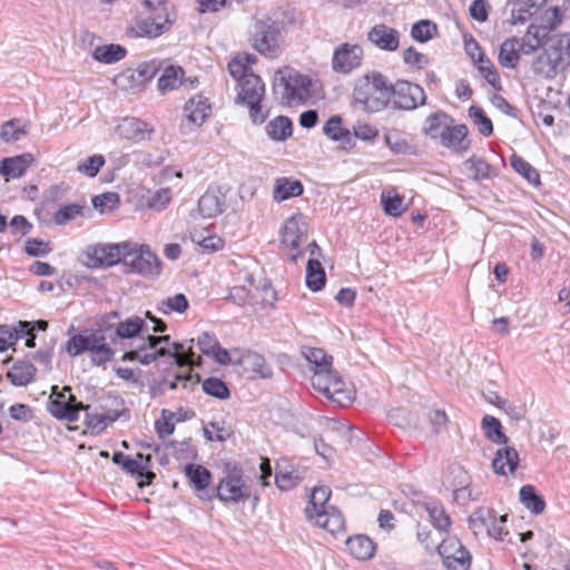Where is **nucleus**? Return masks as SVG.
<instances>
[{"mask_svg": "<svg viewBox=\"0 0 570 570\" xmlns=\"http://www.w3.org/2000/svg\"><path fill=\"white\" fill-rule=\"evenodd\" d=\"M367 39L381 50L395 51L400 45V32L384 23H379L367 32Z\"/></svg>", "mask_w": 570, "mask_h": 570, "instance_id": "6ab92c4d", "label": "nucleus"}, {"mask_svg": "<svg viewBox=\"0 0 570 570\" xmlns=\"http://www.w3.org/2000/svg\"><path fill=\"white\" fill-rule=\"evenodd\" d=\"M570 66V33L556 35L546 40L542 50L532 60V71L544 79H553Z\"/></svg>", "mask_w": 570, "mask_h": 570, "instance_id": "7ed1b4c3", "label": "nucleus"}, {"mask_svg": "<svg viewBox=\"0 0 570 570\" xmlns=\"http://www.w3.org/2000/svg\"><path fill=\"white\" fill-rule=\"evenodd\" d=\"M210 110V104L203 95L189 98L184 107L187 119L195 125H202L209 117Z\"/></svg>", "mask_w": 570, "mask_h": 570, "instance_id": "b1692460", "label": "nucleus"}, {"mask_svg": "<svg viewBox=\"0 0 570 570\" xmlns=\"http://www.w3.org/2000/svg\"><path fill=\"white\" fill-rule=\"evenodd\" d=\"M253 46L266 57H276L279 50V28L274 21H257Z\"/></svg>", "mask_w": 570, "mask_h": 570, "instance_id": "4468645a", "label": "nucleus"}, {"mask_svg": "<svg viewBox=\"0 0 570 570\" xmlns=\"http://www.w3.org/2000/svg\"><path fill=\"white\" fill-rule=\"evenodd\" d=\"M446 570H470L472 556L455 537H449L436 547Z\"/></svg>", "mask_w": 570, "mask_h": 570, "instance_id": "9b49d317", "label": "nucleus"}, {"mask_svg": "<svg viewBox=\"0 0 570 570\" xmlns=\"http://www.w3.org/2000/svg\"><path fill=\"white\" fill-rule=\"evenodd\" d=\"M520 40L515 37L505 39L499 51V62L505 68H515L520 59Z\"/></svg>", "mask_w": 570, "mask_h": 570, "instance_id": "c9c22d12", "label": "nucleus"}, {"mask_svg": "<svg viewBox=\"0 0 570 570\" xmlns=\"http://www.w3.org/2000/svg\"><path fill=\"white\" fill-rule=\"evenodd\" d=\"M464 167L473 180H484L493 176V168L483 158L470 157L464 161Z\"/></svg>", "mask_w": 570, "mask_h": 570, "instance_id": "37998d69", "label": "nucleus"}, {"mask_svg": "<svg viewBox=\"0 0 570 570\" xmlns=\"http://www.w3.org/2000/svg\"><path fill=\"white\" fill-rule=\"evenodd\" d=\"M122 264L127 272L137 273L145 277H156L161 272L160 261L147 245H139L130 242V247L126 249Z\"/></svg>", "mask_w": 570, "mask_h": 570, "instance_id": "6e6552de", "label": "nucleus"}, {"mask_svg": "<svg viewBox=\"0 0 570 570\" xmlns=\"http://www.w3.org/2000/svg\"><path fill=\"white\" fill-rule=\"evenodd\" d=\"M306 361L314 366L313 375H322L332 368L333 356L326 354L323 348L306 347L303 352Z\"/></svg>", "mask_w": 570, "mask_h": 570, "instance_id": "72a5a7b5", "label": "nucleus"}, {"mask_svg": "<svg viewBox=\"0 0 570 570\" xmlns=\"http://www.w3.org/2000/svg\"><path fill=\"white\" fill-rule=\"evenodd\" d=\"M240 363L249 367L253 373L262 379L271 377L273 374L272 368L266 364L265 358L258 353H247L242 356Z\"/></svg>", "mask_w": 570, "mask_h": 570, "instance_id": "c03bdc74", "label": "nucleus"}, {"mask_svg": "<svg viewBox=\"0 0 570 570\" xmlns=\"http://www.w3.org/2000/svg\"><path fill=\"white\" fill-rule=\"evenodd\" d=\"M391 81L380 71H370L355 80L352 97L367 114L389 109Z\"/></svg>", "mask_w": 570, "mask_h": 570, "instance_id": "f03ea898", "label": "nucleus"}, {"mask_svg": "<svg viewBox=\"0 0 570 570\" xmlns=\"http://www.w3.org/2000/svg\"><path fill=\"white\" fill-rule=\"evenodd\" d=\"M191 240L203 247L206 252H217L224 247V240L216 235L204 237L198 232H194L191 233Z\"/></svg>", "mask_w": 570, "mask_h": 570, "instance_id": "0e129e2a", "label": "nucleus"}, {"mask_svg": "<svg viewBox=\"0 0 570 570\" xmlns=\"http://www.w3.org/2000/svg\"><path fill=\"white\" fill-rule=\"evenodd\" d=\"M27 135V130L19 119H10L1 126L0 138L4 142H14Z\"/></svg>", "mask_w": 570, "mask_h": 570, "instance_id": "09e8293b", "label": "nucleus"}, {"mask_svg": "<svg viewBox=\"0 0 570 570\" xmlns=\"http://www.w3.org/2000/svg\"><path fill=\"white\" fill-rule=\"evenodd\" d=\"M254 60L255 58L252 59L250 55H245L244 57H235L228 62L229 75L239 83L247 76L254 73L249 67V63Z\"/></svg>", "mask_w": 570, "mask_h": 570, "instance_id": "de8ad7c7", "label": "nucleus"}, {"mask_svg": "<svg viewBox=\"0 0 570 570\" xmlns=\"http://www.w3.org/2000/svg\"><path fill=\"white\" fill-rule=\"evenodd\" d=\"M236 104L249 109V117L254 124H263L267 114L263 112L262 100L265 96V83L259 76L250 73L238 83Z\"/></svg>", "mask_w": 570, "mask_h": 570, "instance_id": "423d86ee", "label": "nucleus"}, {"mask_svg": "<svg viewBox=\"0 0 570 570\" xmlns=\"http://www.w3.org/2000/svg\"><path fill=\"white\" fill-rule=\"evenodd\" d=\"M169 356L175 360L177 364L181 363V357L176 356L175 353H171V350L167 348L166 346H161L153 352H139V358L138 362L142 365H149L153 362H155L159 357Z\"/></svg>", "mask_w": 570, "mask_h": 570, "instance_id": "e2e57ef3", "label": "nucleus"}, {"mask_svg": "<svg viewBox=\"0 0 570 570\" xmlns=\"http://www.w3.org/2000/svg\"><path fill=\"white\" fill-rule=\"evenodd\" d=\"M203 391L213 397H216L218 400H227L230 396V391L226 383L218 379V377H207L203 382Z\"/></svg>", "mask_w": 570, "mask_h": 570, "instance_id": "8fccbe9b", "label": "nucleus"}, {"mask_svg": "<svg viewBox=\"0 0 570 570\" xmlns=\"http://www.w3.org/2000/svg\"><path fill=\"white\" fill-rule=\"evenodd\" d=\"M306 472L305 466L294 465L287 461L278 462L275 472V484L282 491H289L304 480Z\"/></svg>", "mask_w": 570, "mask_h": 570, "instance_id": "f3484780", "label": "nucleus"}, {"mask_svg": "<svg viewBox=\"0 0 570 570\" xmlns=\"http://www.w3.org/2000/svg\"><path fill=\"white\" fill-rule=\"evenodd\" d=\"M83 206L78 204H70L58 209L53 215V220L57 225H66L77 216L82 215Z\"/></svg>", "mask_w": 570, "mask_h": 570, "instance_id": "052dcab7", "label": "nucleus"}, {"mask_svg": "<svg viewBox=\"0 0 570 570\" xmlns=\"http://www.w3.org/2000/svg\"><path fill=\"white\" fill-rule=\"evenodd\" d=\"M305 283L312 292H318L325 286L326 275L318 259H308Z\"/></svg>", "mask_w": 570, "mask_h": 570, "instance_id": "ea45409f", "label": "nucleus"}, {"mask_svg": "<svg viewBox=\"0 0 570 570\" xmlns=\"http://www.w3.org/2000/svg\"><path fill=\"white\" fill-rule=\"evenodd\" d=\"M112 462L121 466L125 472L134 476L136 473L142 470V463L145 460H140L138 458L132 459L131 456L117 451L112 455Z\"/></svg>", "mask_w": 570, "mask_h": 570, "instance_id": "5fc2aeb1", "label": "nucleus"}, {"mask_svg": "<svg viewBox=\"0 0 570 570\" xmlns=\"http://www.w3.org/2000/svg\"><path fill=\"white\" fill-rule=\"evenodd\" d=\"M469 116L482 136L489 137L493 134L492 121L481 107L471 106L469 108Z\"/></svg>", "mask_w": 570, "mask_h": 570, "instance_id": "3c124183", "label": "nucleus"}, {"mask_svg": "<svg viewBox=\"0 0 570 570\" xmlns=\"http://www.w3.org/2000/svg\"><path fill=\"white\" fill-rule=\"evenodd\" d=\"M85 409V404L75 400V402H47V411L57 420L76 422L79 419V412Z\"/></svg>", "mask_w": 570, "mask_h": 570, "instance_id": "a878e982", "label": "nucleus"}, {"mask_svg": "<svg viewBox=\"0 0 570 570\" xmlns=\"http://www.w3.org/2000/svg\"><path fill=\"white\" fill-rule=\"evenodd\" d=\"M158 71L159 63L155 60L140 63L137 68V85H146L157 75Z\"/></svg>", "mask_w": 570, "mask_h": 570, "instance_id": "338daca9", "label": "nucleus"}, {"mask_svg": "<svg viewBox=\"0 0 570 570\" xmlns=\"http://www.w3.org/2000/svg\"><path fill=\"white\" fill-rule=\"evenodd\" d=\"M189 306L187 297L181 294H175L174 296L167 297L161 302V307L159 308L164 313L177 312L184 313L187 311Z\"/></svg>", "mask_w": 570, "mask_h": 570, "instance_id": "13d9d810", "label": "nucleus"}, {"mask_svg": "<svg viewBox=\"0 0 570 570\" xmlns=\"http://www.w3.org/2000/svg\"><path fill=\"white\" fill-rule=\"evenodd\" d=\"M444 129L439 139L441 146L459 155H463L469 150L471 141L468 139L469 129L466 125L450 122Z\"/></svg>", "mask_w": 570, "mask_h": 570, "instance_id": "dca6fc26", "label": "nucleus"}, {"mask_svg": "<svg viewBox=\"0 0 570 570\" xmlns=\"http://www.w3.org/2000/svg\"><path fill=\"white\" fill-rule=\"evenodd\" d=\"M37 368L29 361H17L7 372V377L14 386H26L35 380Z\"/></svg>", "mask_w": 570, "mask_h": 570, "instance_id": "473e14b6", "label": "nucleus"}, {"mask_svg": "<svg viewBox=\"0 0 570 570\" xmlns=\"http://www.w3.org/2000/svg\"><path fill=\"white\" fill-rule=\"evenodd\" d=\"M312 80L293 68L279 69L273 81V91L276 99L284 106H294L306 101L311 91Z\"/></svg>", "mask_w": 570, "mask_h": 570, "instance_id": "20e7f679", "label": "nucleus"}, {"mask_svg": "<svg viewBox=\"0 0 570 570\" xmlns=\"http://www.w3.org/2000/svg\"><path fill=\"white\" fill-rule=\"evenodd\" d=\"M313 387L321 392L330 401L340 406H347L353 402V391L347 386L343 377L333 368L325 374L312 376Z\"/></svg>", "mask_w": 570, "mask_h": 570, "instance_id": "1a4fd4ad", "label": "nucleus"}, {"mask_svg": "<svg viewBox=\"0 0 570 570\" xmlns=\"http://www.w3.org/2000/svg\"><path fill=\"white\" fill-rule=\"evenodd\" d=\"M224 473L215 488V494L208 495L207 499L212 500L215 497L223 503H239L249 499L250 488L245 483L243 468L228 462L225 464Z\"/></svg>", "mask_w": 570, "mask_h": 570, "instance_id": "39448f33", "label": "nucleus"}, {"mask_svg": "<svg viewBox=\"0 0 570 570\" xmlns=\"http://www.w3.org/2000/svg\"><path fill=\"white\" fill-rule=\"evenodd\" d=\"M145 328V321L139 316H131L117 324L100 325L89 334L73 335L67 343V352L77 356L85 352L91 353V363L100 366L112 360L117 345L122 340L138 336Z\"/></svg>", "mask_w": 570, "mask_h": 570, "instance_id": "f257e3e1", "label": "nucleus"}, {"mask_svg": "<svg viewBox=\"0 0 570 570\" xmlns=\"http://www.w3.org/2000/svg\"><path fill=\"white\" fill-rule=\"evenodd\" d=\"M547 0H511V23H524L538 12Z\"/></svg>", "mask_w": 570, "mask_h": 570, "instance_id": "393cba45", "label": "nucleus"}, {"mask_svg": "<svg viewBox=\"0 0 570 570\" xmlns=\"http://www.w3.org/2000/svg\"><path fill=\"white\" fill-rule=\"evenodd\" d=\"M450 122H454V119L445 111L438 110L425 118L422 132L431 139H440Z\"/></svg>", "mask_w": 570, "mask_h": 570, "instance_id": "c85d7f7f", "label": "nucleus"}, {"mask_svg": "<svg viewBox=\"0 0 570 570\" xmlns=\"http://www.w3.org/2000/svg\"><path fill=\"white\" fill-rule=\"evenodd\" d=\"M154 131L151 125L136 117H126L117 126L121 137L134 141L149 140Z\"/></svg>", "mask_w": 570, "mask_h": 570, "instance_id": "a211bd4d", "label": "nucleus"}, {"mask_svg": "<svg viewBox=\"0 0 570 570\" xmlns=\"http://www.w3.org/2000/svg\"><path fill=\"white\" fill-rule=\"evenodd\" d=\"M127 50L125 47L120 45H105L98 46L95 48L92 57L99 61L107 65L115 63L120 61L126 57Z\"/></svg>", "mask_w": 570, "mask_h": 570, "instance_id": "a19ab883", "label": "nucleus"}, {"mask_svg": "<svg viewBox=\"0 0 570 570\" xmlns=\"http://www.w3.org/2000/svg\"><path fill=\"white\" fill-rule=\"evenodd\" d=\"M510 165L518 174H520L530 184L537 185L540 183V175L538 170L522 157L513 154L510 157Z\"/></svg>", "mask_w": 570, "mask_h": 570, "instance_id": "49530a36", "label": "nucleus"}, {"mask_svg": "<svg viewBox=\"0 0 570 570\" xmlns=\"http://www.w3.org/2000/svg\"><path fill=\"white\" fill-rule=\"evenodd\" d=\"M306 226L301 217H289L283 227L282 244L289 249L288 257L296 261L301 255V245L306 240Z\"/></svg>", "mask_w": 570, "mask_h": 570, "instance_id": "2eb2a0df", "label": "nucleus"}, {"mask_svg": "<svg viewBox=\"0 0 570 570\" xmlns=\"http://www.w3.org/2000/svg\"><path fill=\"white\" fill-rule=\"evenodd\" d=\"M33 332L31 322L19 321L13 327L7 325H0V334H8L9 340L17 342L20 337H26Z\"/></svg>", "mask_w": 570, "mask_h": 570, "instance_id": "680f3d73", "label": "nucleus"}, {"mask_svg": "<svg viewBox=\"0 0 570 570\" xmlns=\"http://www.w3.org/2000/svg\"><path fill=\"white\" fill-rule=\"evenodd\" d=\"M184 472L190 485L198 493V497L200 499H207L205 494L213 480L212 472L204 465L194 463L186 464Z\"/></svg>", "mask_w": 570, "mask_h": 570, "instance_id": "5701e85b", "label": "nucleus"}, {"mask_svg": "<svg viewBox=\"0 0 570 570\" xmlns=\"http://www.w3.org/2000/svg\"><path fill=\"white\" fill-rule=\"evenodd\" d=\"M323 132L326 137L334 141L351 144L352 137L347 128L343 126L341 116H332L324 125Z\"/></svg>", "mask_w": 570, "mask_h": 570, "instance_id": "58836bf2", "label": "nucleus"}, {"mask_svg": "<svg viewBox=\"0 0 570 570\" xmlns=\"http://www.w3.org/2000/svg\"><path fill=\"white\" fill-rule=\"evenodd\" d=\"M423 508L426 511L432 525L438 531L448 533L452 525V520L445 511L444 505L438 500H429L423 503Z\"/></svg>", "mask_w": 570, "mask_h": 570, "instance_id": "bb28decb", "label": "nucleus"}, {"mask_svg": "<svg viewBox=\"0 0 570 570\" xmlns=\"http://www.w3.org/2000/svg\"><path fill=\"white\" fill-rule=\"evenodd\" d=\"M345 543L350 553L357 560H370L376 549L372 539L364 534L350 537Z\"/></svg>", "mask_w": 570, "mask_h": 570, "instance_id": "7c9ffc66", "label": "nucleus"}, {"mask_svg": "<svg viewBox=\"0 0 570 570\" xmlns=\"http://www.w3.org/2000/svg\"><path fill=\"white\" fill-rule=\"evenodd\" d=\"M331 497V489L325 485L315 487L312 491L309 502L305 508V515L308 520H314V515L321 512V509H328L327 504Z\"/></svg>", "mask_w": 570, "mask_h": 570, "instance_id": "f704fd0d", "label": "nucleus"}, {"mask_svg": "<svg viewBox=\"0 0 570 570\" xmlns=\"http://www.w3.org/2000/svg\"><path fill=\"white\" fill-rule=\"evenodd\" d=\"M389 108L401 111H413L426 104L424 89L412 81L397 79L391 82Z\"/></svg>", "mask_w": 570, "mask_h": 570, "instance_id": "0eeeda50", "label": "nucleus"}, {"mask_svg": "<svg viewBox=\"0 0 570 570\" xmlns=\"http://www.w3.org/2000/svg\"><path fill=\"white\" fill-rule=\"evenodd\" d=\"M384 140L394 154H405L409 149L407 141L396 130L385 134Z\"/></svg>", "mask_w": 570, "mask_h": 570, "instance_id": "774afa93", "label": "nucleus"}, {"mask_svg": "<svg viewBox=\"0 0 570 570\" xmlns=\"http://www.w3.org/2000/svg\"><path fill=\"white\" fill-rule=\"evenodd\" d=\"M364 60V50L357 43L343 42L333 52L332 69L342 75H348L358 69Z\"/></svg>", "mask_w": 570, "mask_h": 570, "instance_id": "f8f14e48", "label": "nucleus"}, {"mask_svg": "<svg viewBox=\"0 0 570 570\" xmlns=\"http://www.w3.org/2000/svg\"><path fill=\"white\" fill-rule=\"evenodd\" d=\"M105 163V157L96 154L88 157L86 160L78 163L77 170L89 178H94L98 175Z\"/></svg>", "mask_w": 570, "mask_h": 570, "instance_id": "6e6d98bb", "label": "nucleus"}, {"mask_svg": "<svg viewBox=\"0 0 570 570\" xmlns=\"http://www.w3.org/2000/svg\"><path fill=\"white\" fill-rule=\"evenodd\" d=\"M129 247L130 242L89 246L85 252L87 257L86 264L91 268L111 267L118 263H122L125 252Z\"/></svg>", "mask_w": 570, "mask_h": 570, "instance_id": "9d476101", "label": "nucleus"}, {"mask_svg": "<svg viewBox=\"0 0 570 570\" xmlns=\"http://www.w3.org/2000/svg\"><path fill=\"white\" fill-rule=\"evenodd\" d=\"M519 497L520 502L524 505V508L531 511L533 514H540L544 511L546 501L543 497L537 492L533 485L527 484L521 487Z\"/></svg>", "mask_w": 570, "mask_h": 570, "instance_id": "4c0bfd02", "label": "nucleus"}, {"mask_svg": "<svg viewBox=\"0 0 570 570\" xmlns=\"http://www.w3.org/2000/svg\"><path fill=\"white\" fill-rule=\"evenodd\" d=\"M478 62V67L480 72L483 75V77L487 79V81L495 89H501L500 86V77L494 69L492 62L490 59L487 58L485 53L483 51H480V55L475 59Z\"/></svg>", "mask_w": 570, "mask_h": 570, "instance_id": "603ef678", "label": "nucleus"}, {"mask_svg": "<svg viewBox=\"0 0 570 570\" xmlns=\"http://www.w3.org/2000/svg\"><path fill=\"white\" fill-rule=\"evenodd\" d=\"M185 72L181 67L168 66L165 68L163 75L158 79V89L165 94L169 90L178 88L183 81Z\"/></svg>", "mask_w": 570, "mask_h": 570, "instance_id": "79ce46f5", "label": "nucleus"}, {"mask_svg": "<svg viewBox=\"0 0 570 570\" xmlns=\"http://www.w3.org/2000/svg\"><path fill=\"white\" fill-rule=\"evenodd\" d=\"M481 424L484 435L489 440L497 444L508 443V436L503 433L501 422L497 417L492 415H484Z\"/></svg>", "mask_w": 570, "mask_h": 570, "instance_id": "a18cd8bd", "label": "nucleus"}, {"mask_svg": "<svg viewBox=\"0 0 570 570\" xmlns=\"http://www.w3.org/2000/svg\"><path fill=\"white\" fill-rule=\"evenodd\" d=\"M137 458L140 460H145V462L142 463V470L134 475L137 478V485L142 489L153 483L154 479L156 478V474L149 469L151 465L150 454L144 455L142 453H137Z\"/></svg>", "mask_w": 570, "mask_h": 570, "instance_id": "bf43d9fd", "label": "nucleus"}, {"mask_svg": "<svg viewBox=\"0 0 570 570\" xmlns=\"http://www.w3.org/2000/svg\"><path fill=\"white\" fill-rule=\"evenodd\" d=\"M303 184L297 179L288 177H279L275 180L273 198L277 203H282L293 197H298L303 194Z\"/></svg>", "mask_w": 570, "mask_h": 570, "instance_id": "2f4dec72", "label": "nucleus"}, {"mask_svg": "<svg viewBox=\"0 0 570 570\" xmlns=\"http://www.w3.org/2000/svg\"><path fill=\"white\" fill-rule=\"evenodd\" d=\"M504 445L495 452L492 460L493 472L499 475L513 473L520 461L518 451L513 446Z\"/></svg>", "mask_w": 570, "mask_h": 570, "instance_id": "412c9836", "label": "nucleus"}, {"mask_svg": "<svg viewBox=\"0 0 570 570\" xmlns=\"http://www.w3.org/2000/svg\"><path fill=\"white\" fill-rule=\"evenodd\" d=\"M403 200L404 198L399 194H382V205L384 212L390 216H400L403 212Z\"/></svg>", "mask_w": 570, "mask_h": 570, "instance_id": "69168bd1", "label": "nucleus"}, {"mask_svg": "<svg viewBox=\"0 0 570 570\" xmlns=\"http://www.w3.org/2000/svg\"><path fill=\"white\" fill-rule=\"evenodd\" d=\"M495 519V510L488 507L478 508L468 519L469 529L475 537L487 534Z\"/></svg>", "mask_w": 570, "mask_h": 570, "instance_id": "c756f323", "label": "nucleus"}, {"mask_svg": "<svg viewBox=\"0 0 570 570\" xmlns=\"http://www.w3.org/2000/svg\"><path fill=\"white\" fill-rule=\"evenodd\" d=\"M266 134L275 141H284L293 134V122L286 116H277L267 124Z\"/></svg>", "mask_w": 570, "mask_h": 570, "instance_id": "e433bc0d", "label": "nucleus"}, {"mask_svg": "<svg viewBox=\"0 0 570 570\" xmlns=\"http://www.w3.org/2000/svg\"><path fill=\"white\" fill-rule=\"evenodd\" d=\"M436 24L430 20H420L411 28V37L419 42H426L436 35Z\"/></svg>", "mask_w": 570, "mask_h": 570, "instance_id": "864d4df0", "label": "nucleus"}, {"mask_svg": "<svg viewBox=\"0 0 570 570\" xmlns=\"http://www.w3.org/2000/svg\"><path fill=\"white\" fill-rule=\"evenodd\" d=\"M164 10L165 14L156 13L154 17L138 20L135 26L128 29V35L135 38H156L161 36L176 21V13L174 11H167L166 8Z\"/></svg>", "mask_w": 570, "mask_h": 570, "instance_id": "ddd939ff", "label": "nucleus"}, {"mask_svg": "<svg viewBox=\"0 0 570 570\" xmlns=\"http://www.w3.org/2000/svg\"><path fill=\"white\" fill-rule=\"evenodd\" d=\"M226 207V195L222 188L208 189L198 200V210L204 218L216 217Z\"/></svg>", "mask_w": 570, "mask_h": 570, "instance_id": "aec40b11", "label": "nucleus"}, {"mask_svg": "<svg viewBox=\"0 0 570 570\" xmlns=\"http://www.w3.org/2000/svg\"><path fill=\"white\" fill-rule=\"evenodd\" d=\"M33 161V156L26 153L14 157H8L0 160V174L8 181L24 175Z\"/></svg>", "mask_w": 570, "mask_h": 570, "instance_id": "4be33fe9", "label": "nucleus"}, {"mask_svg": "<svg viewBox=\"0 0 570 570\" xmlns=\"http://www.w3.org/2000/svg\"><path fill=\"white\" fill-rule=\"evenodd\" d=\"M320 511L321 512L314 515V521L316 525L327 530L333 534L344 530L345 521L341 511L337 508L330 507L326 510L321 509Z\"/></svg>", "mask_w": 570, "mask_h": 570, "instance_id": "cd10ccee", "label": "nucleus"}, {"mask_svg": "<svg viewBox=\"0 0 570 570\" xmlns=\"http://www.w3.org/2000/svg\"><path fill=\"white\" fill-rule=\"evenodd\" d=\"M191 373L190 371H185L181 373H175V374H167L163 377L160 382L161 389H168L170 391L177 390L179 386L183 389H186L188 383L191 381ZM163 392V390H160Z\"/></svg>", "mask_w": 570, "mask_h": 570, "instance_id": "4d7b16f0", "label": "nucleus"}]
</instances>
